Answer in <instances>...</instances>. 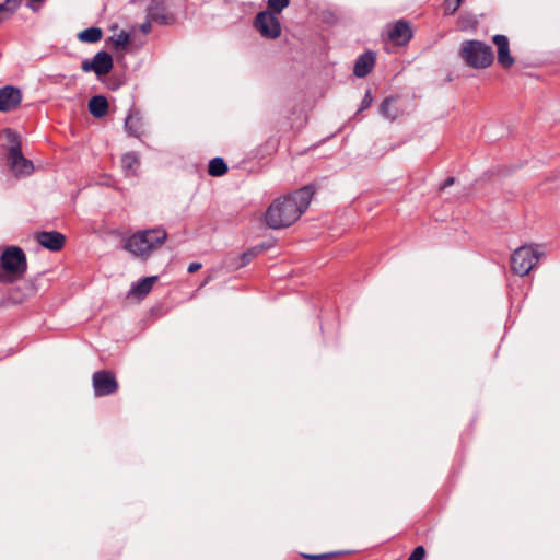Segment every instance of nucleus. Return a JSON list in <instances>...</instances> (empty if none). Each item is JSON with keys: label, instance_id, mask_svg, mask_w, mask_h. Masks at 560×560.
<instances>
[{"label": "nucleus", "instance_id": "15", "mask_svg": "<svg viewBox=\"0 0 560 560\" xmlns=\"http://www.w3.org/2000/svg\"><path fill=\"white\" fill-rule=\"evenodd\" d=\"M38 245H63L66 243V236L57 231L40 232L35 236Z\"/></svg>", "mask_w": 560, "mask_h": 560}, {"label": "nucleus", "instance_id": "28", "mask_svg": "<svg viewBox=\"0 0 560 560\" xmlns=\"http://www.w3.org/2000/svg\"><path fill=\"white\" fill-rule=\"evenodd\" d=\"M425 557V549L423 546H418L413 549L407 560H423Z\"/></svg>", "mask_w": 560, "mask_h": 560}, {"label": "nucleus", "instance_id": "9", "mask_svg": "<svg viewBox=\"0 0 560 560\" xmlns=\"http://www.w3.org/2000/svg\"><path fill=\"white\" fill-rule=\"evenodd\" d=\"M81 69L84 72L93 71L97 77L106 75L113 69V58L108 52L100 51L91 60H83Z\"/></svg>", "mask_w": 560, "mask_h": 560}, {"label": "nucleus", "instance_id": "35", "mask_svg": "<svg viewBox=\"0 0 560 560\" xmlns=\"http://www.w3.org/2000/svg\"><path fill=\"white\" fill-rule=\"evenodd\" d=\"M453 183H454V178L450 177L445 180V183L443 184V186L441 188L444 189L445 187L453 185Z\"/></svg>", "mask_w": 560, "mask_h": 560}, {"label": "nucleus", "instance_id": "3", "mask_svg": "<svg viewBox=\"0 0 560 560\" xmlns=\"http://www.w3.org/2000/svg\"><path fill=\"white\" fill-rule=\"evenodd\" d=\"M459 57L474 69H486L493 63L492 48L481 40H464L460 45Z\"/></svg>", "mask_w": 560, "mask_h": 560}, {"label": "nucleus", "instance_id": "2", "mask_svg": "<svg viewBox=\"0 0 560 560\" xmlns=\"http://www.w3.org/2000/svg\"><path fill=\"white\" fill-rule=\"evenodd\" d=\"M27 259L21 247H5L0 255V283L12 284L25 277Z\"/></svg>", "mask_w": 560, "mask_h": 560}, {"label": "nucleus", "instance_id": "25", "mask_svg": "<svg viewBox=\"0 0 560 560\" xmlns=\"http://www.w3.org/2000/svg\"><path fill=\"white\" fill-rule=\"evenodd\" d=\"M127 249H130L131 253L142 259L147 260L151 256V252L154 247H126Z\"/></svg>", "mask_w": 560, "mask_h": 560}, {"label": "nucleus", "instance_id": "22", "mask_svg": "<svg viewBox=\"0 0 560 560\" xmlns=\"http://www.w3.org/2000/svg\"><path fill=\"white\" fill-rule=\"evenodd\" d=\"M121 166L126 172H135L139 166V159L136 153L129 152L122 155Z\"/></svg>", "mask_w": 560, "mask_h": 560}, {"label": "nucleus", "instance_id": "18", "mask_svg": "<svg viewBox=\"0 0 560 560\" xmlns=\"http://www.w3.org/2000/svg\"><path fill=\"white\" fill-rule=\"evenodd\" d=\"M142 118L137 113H130L125 120V128L130 136L140 137L143 132Z\"/></svg>", "mask_w": 560, "mask_h": 560}, {"label": "nucleus", "instance_id": "30", "mask_svg": "<svg viewBox=\"0 0 560 560\" xmlns=\"http://www.w3.org/2000/svg\"><path fill=\"white\" fill-rule=\"evenodd\" d=\"M5 5L9 8V14H13L22 3V0H5Z\"/></svg>", "mask_w": 560, "mask_h": 560}, {"label": "nucleus", "instance_id": "5", "mask_svg": "<svg viewBox=\"0 0 560 560\" xmlns=\"http://www.w3.org/2000/svg\"><path fill=\"white\" fill-rule=\"evenodd\" d=\"M538 257L534 247H516L511 255V268L515 273L525 276L534 268Z\"/></svg>", "mask_w": 560, "mask_h": 560}, {"label": "nucleus", "instance_id": "16", "mask_svg": "<svg viewBox=\"0 0 560 560\" xmlns=\"http://www.w3.org/2000/svg\"><path fill=\"white\" fill-rule=\"evenodd\" d=\"M266 247H249L245 250L240 258L236 260H231L228 262V266L232 269H238L245 265H247L252 259L262 253Z\"/></svg>", "mask_w": 560, "mask_h": 560}, {"label": "nucleus", "instance_id": "8", "mask_svg": "<svg viewBox=\"0 0 560 560\" xmlns=\"http://www.w3.org/2000/svg\"><path fill=\"white\" fill-rule=\"evenodd\" d=\"M167 233L163 229H151L139 231L128 237L125 235L121 241H126L125 245H159L166 241Z\"/></svg>", "mask_w": 560, "mask_h": 560}, {"label": "nucleus", "instance_id": "29", "mask_svg": "<svg viewBox=\"0 0 560 560\" xmlns=\"http://www.w3.org/2000/svg\"><path fill=\"white\" fill-rule=\"evenodd\" d=\"M5 5L9 8V14H13L22 3V0H5Z\"/></svg>", "mask_w": 560, "mask_h": 560}, {"label": "nucleus", "instance_id": "13", "mask_svg": "<svg viewBox=\"0 0 560 560\" xmlns=\"http://www.w3.org/2000/svg\"><path fill=\"white\" fill-rule=\"evenodd\" d=\"M375 54L372 51H366L363 55H361L354 63V75L358 78L366 77L373 70L375 66Z\"/></svg>", "mask_w": 560, "mask_h": 560}, {"label": "nucleus", "instance_id": "1", "mask_svg": "<svg viewBox=\"0 0 560 560\" xmlns=\"http://www.w3.org/2000/svg\"><path fill=\"white\" fill-rule=\"evenodd\" d=\"M313 194V188L305 186L275 199L265 214L267 225L271 229H283L295 223L308 208Z\"/></svg>", "mask_w": 560, "mask_h": 560}, {"label": "nucleus", "instance_id": "12", "mask_svg": "<svg viewBox=\"0 0 560 560\" xmlns=\"http://www.w3.org/2000/svg\"><path fill=\"white\" fill-rule=\"evenodd\" d=\"M388 37L397 45L407 44L411 37L412 32L410 25L405 21L396 22L388 31Z\"/></svg>", "mask_w": 560, "mask_h": 560}, {"label": "nucleus", "instance_id": "14", "mask_svg": "<svg viewBox=\"0 0 560 560\" xmlns=\"http://www.w3.org/2000/svg\"><path fill=\"white\" fill-rule=\"evenodd\" d=\"M89 110L90 113L96 117H104L108 112V102L103 95H95L89 101Z\"/></svg>", "mask_w": 560, "mask_h": 560}, {"label": "nucleus", "instance_id": "17", "mask_svg": "<svg viewBox=\"0 0 560 560\" xmlns=\"http://www.w3.org/2000/svg\"><path fill=\"white\" fill-rule=\"evenodd\" d=\"M156 281L158 276L145 277L131 288L129 294L137 298H144Z\"/></svg>", "mask_w": 560, "mask_h": 560}, {"label": "nucleus", "instance_id": "27", "mask_svg": "<svg viewBox=\"0 0 560 560\" xmlns=\"http://www.w3.org/2000/svg\"><path fill=\"white\" fill-rule=\"evenodd\" d=\"M302 556L307 560H328V559H331L332 557H335V553H332V552L318 553V555L303 553Z\"/></svg>", "mask_w": 560, "mask_h": 560}, {"label": "nucleus", "instance_id": "6", "mask_svg": "<svg viewBox=\"0 0 560 560\" xmlns=\"http://www.w3.org/2000/svg\"><path fill=\"white\" fill-rule=\"evenodd\" d=\"M92 385L96 397L113 395L119 388L115 373L108 370L94 372L92 375Z\"/></svg>", "mask_w": 560, "mask_h": 560}, {"label": "nucleus", "instance_id": "23", "mask_svg": "<svg viewBox=\"0 0 560 560\" xmlns=\"http://www.w3.org/2000/svg\"><path fill=\"white\" fill-rule=\"evenodd\" d=\"M291 0H268V11L278 15L287 7H289Z\"/></svg>", "mask_w": 560, "mask_h": 560}, {"label": "nucleus", "instance_id": "20", "mask_svg": "<svg viewBox=\"0 0 560 560\" xmlns=\"http://www.w3.org/2000/svg\"><path fill=\"white\" fill-rule=\"evenodd\" d=\"M228 165L222 158H214L209 162L208 173L213 177L226 174Z\"/></svg>", "mask_w": 560, "mask_h": 560}, {"label": "nucleus", "instance_id": "7", "mask_svg": "<svg viewBox=\"0 0 560 560\" xmlns=\"http://www.w3.org/2000/svg\"><path fill=\"white\" fill-rule=\"evenodd\" d=\"M254 26L265 38L276 39L281 35V24L276 14L269 11L259 12Z\"/></svg>", "mask_w": 560, "mask_h": 560}, {"label": "nucleus", "instance_id": "32", "mask_svg": "<svg viewBox=\"0 0 560 560\" xmlns=\"http://www.w3.org/2000/svg\"><path fill=\"white\" fill-rule=\"evenodd\" d=\"M201 267H202V265L200 262H191L188 266L187 270L189 273H194V272L198 271Z\"/></svg>", "mask_w": 560, "mask_h": 560}, {"label": "nucleus", "instance_id": "33", "mask_svg": "<svg viewBox=\"0 0 560 560\" xmlns=\"http://www.w3.org/2000/svg\"><path fill=\"white\" fill-rule=\"evenodd\" d=\"M0 12H2L7 19H9L12 14H9V8L5 5L4 2L0 3Z\"/></svg>", "mask_w": 560, "mask_h": 560}, {"label": "nucleus", "instance_id": "19", "mask_svg": "<svg viewBox=\"0 0 560 560\" xmlns=\"http://www.w3.org/2000/svg\"><path fill=\"white\" fill-rule=\"evenodd\" d=\"M380 112L390 121L395 120L399 115V108L396 106V102L392 97H387L383 101L380 107Z\"/></svg>", "mask_w": 560, "mask_h": 560}, {"label": "nucleus", "instance_id": "31", "mask_svg": "<svg viewBox=\"0 0 560 560\" xmlns=\"http://www.w3.org/2000/svg\"><path fill=\"white\" fill-rule=\"evenodd\" d=\"M371 103H372V96H371L370 92L368 91L364 98L362 100L360 110L366 109L371 105Z\"/></svg>", "mask_w": 560, "mask_h": 560}, {"label": "nucleus", "instance_id": "26", "mask_svg": "<svg viewBox=\"0 0 560 560\" xmlns=\"http://www.w3.org/2000/svg\"><path fill=\"white\" fill-rule=\"evenodd\" d=\"M463 0H445L444 10L447 14H454L460 7Z\"/></svg>", "mask_w": 560, "mask_h": 560}, {"label": "nucleus", "instance_id": "11", "mask_svg": "<svg viewBox=\"0 0 560 560\" xmlns=\"http://www.w3.org/2000/svg\"><path fill=\"white\" fill-rule=\"evenodd\" d=\"M22 101L21 91L13 86L0 89V112H11L15 109Z\"/></svg>", "mask_w": 560, "mask_h": 560}, {"label": "nucleus", "instance_id": "36", "mask_svg": "<svg viewBox=\"0 0 560 560\" xmlns=\"http://www.w3.org/2000/svg\"><path fill=\"white\" fill-rule=\"evenodd\" d=\"M5 20H8L7 16L2 12H0V24Z\"/></svg>", "mask_w": 560, "mask_h": 560}, {"label": "nucleus", "instance_id": "34", "mask_svg": "<svg viewBox=\"0 0 560 560\" xmlns=\"http://www.w3.org/2000/svg\"><path fill=\"white\" fill-rule=\"evenodd\" d=\"M140 30H141L144 34H148V33L151 31V23H150V22H145V23H143V24L140 26Z\"/></svg>", "mask_w": 560, "mask_h": 560}, {"label": "nucleus", "instance_id": "21", "mask_svg": "<svg viewBox=\"0 0 560 560\" xmlns=\"http://www.w3.org/2000/svg\"><path fill=\"white\" fill-rule=\"evenodd\" d=\"M78 37L85 43H96L102 38V31L97 27H90L79 33Z\"/></svg>", "mask_w": 560, "mask_h": 560}, {"label": "nucleus", "instance_id": "38", "mask_svg": "<svg viewBox=\"0 0 560 560\" xmlns=\"http://www.w3.org/2000/svg\"><path fill=\"white\" fill-rule=\"evenodd\" d=\"M151 18H152L153 20H155V21H159V20H160V18H159L156 14H154V13H151ZM161 21H163V20L161 19Z\"/></svg>", "mask_w": 560, "mask_h": 560}, {"label": "nucleus", "instance_id": "37", "mask_svg": "<svg viewBox=\"0 0 560 560\" xmlns=\"http://www.w3.org/2000/svg\"><path fill=\"white\" fill-rule=\"evenodd\" d=\"M48 249L50 250H54V252H58L60 250L62 247H57V246H54V247H47Z\"/></svg>", "mask_w": 560, "mask_h": 560}, {"label": "nucleus", "instance_id": "24", "mask_svg": "<svg viewBox=\"0 0 560 560\" xmlns=\"http://www.w3.org/2000/svg\"><path fill=\"white\" fill-rule=\"evenodd\" d=\"M113 44L116 48H126L130 43V35L121 31L112 37Z\"/></svg>", "mask_w": 560, "mask_h": 560}, {"label": "nucleus", "instance_id": "10", "mask_svg": "<svg viewBox=\"0 0 560 560\" xmlns=\"http://www.w3.org/2000/svg\"><path fill=\"white\" fill-rule=\"evenodd\" d=\"M492 42L498 49L499 65L504 69L511 68L514 65L515 60L510 51L509 38L505 35L497 34L492 37Z\"/></svg>", "mask_w": 560, "mask_h": 560}, {"label": "nucleus", "instance_id": "4", "mask_svg": "<svg viewBox=\"0 0 560 560\" xmlns=\"http://www.w3.org/2000/svg\"><path fill=\"white\" fill-rule=\"evenodd\" d=\"M4 135L7 140L11 143L8 151V162L12 172L15 175H30L33 170L32 161L23 156L21 150V142L19 135L12 129H5Z\"/></svg>", "mask_w": 560, "mask_h": 560}]
</instances>
